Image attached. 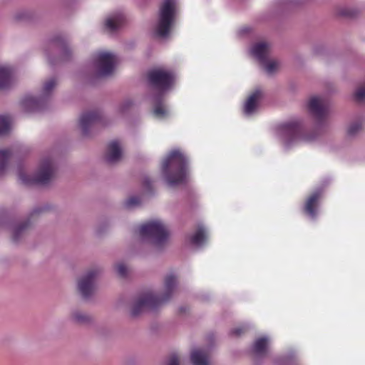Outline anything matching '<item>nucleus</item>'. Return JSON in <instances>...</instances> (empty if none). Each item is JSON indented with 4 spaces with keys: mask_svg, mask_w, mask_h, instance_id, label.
Segmentation results:
<instances>
[{
    "mask_svg": "<svg viewBox=\"0 0 365 365\" xmlns=\"http://www.w3.org/2000/svg\"><path fill=\"white\" fill-rule=\"evenodd\" d=\"M154 101L155 103V106L153 108L154 115L160 119H163L168 116L169 110L161 102L159 101L158 98H155Z\"/></svg>",
    "mask_w": 365,
    "mask_h": 365,
    "instance_id": "nucleus-22",
    "label": "nucleus"
},
{
    "mask_svg": "<svg viewBox=\"0 0 365 365\" xmlns=\"http://www.w3.org/2000/svg\"><path fill=\"white\" fill-rule=\"evenodd\" d=\"M178 12V0H163L159 10L155 33L160 38H166Z\"/></svg>",
    "mask_w": 365,
    "mask_h": 365,
    "instance_id": "nucleus-4",
    "label": "nucleus"
},
{
    "mask_svg": "<svg viewBox=\"0 0 365 365\" xmlns=\"http://www.w3.org/2000/svg\"><path fill=\"white\" fill-rule=\"evenodd\" d=\"M12 68L9 66H0V89L9 87L12 83Z\"/></svg>",
    "mask_w": 365,
    "mask_h": 365,
    "instance_id": "nucleus-18",
    "label": "nucleus"
},
{
    "mask_svg": "<svg viewBox=\"0 0 365 365\" xmlns=\"http://www.w3.org/2000/svg\"><path fill=\"white\" fill-rule=\"evenodd\" d=\"M207 237L205 228L200 225L198 227L197 232L191 237L190 242L196 247H200L205 243Z\"/></svg>",
    "mask_w": 365,
    "mask_h": 365,
    "instance_id": "nucleus-20",
    "label": "nucleus"
},
{
    "mask_svg": "<svg viewBox=\"0 0 365 365\" xmlns=\"http://www.w3.org/2000/svg\"><path fill=\"white\" fill-rule=\"evenodd\" d=\"M354 96L357 101H363L365 99V86L359 88L356 91Z\"/></svg>",
    "mask_w": 365,
    "mask_h": 365,
    "instance_id": "nucleus-31",
    "label": "nucleus"
},
{
    "mask_svg": "<svg viewBox=\"0 0 365 365\" xmlns=\"http://www.w3.org/2000/svg\"><path fill=\"white\" fill-rule=\"evenodd\" d=\"M177 284V278L173 274L165 277L164 293L162 296H156L150 292L142 294L133 304L130 314L137 317L146 309H154L168 302L174 293Z\"/></svg>",
    "mask_w": 365,
    "mask_h": 365,
    "instance_id": "nucleus-1",
    "label": "nucleus"
},
{
    "mask_svg": "<svg viewBox=\"0 0 365 365\" xmlns=\"http://www.w3.org/2000/svg\"><path fill=\"white\" fill-rule=\"evenodd\" d=\"M192 365H210V356L207 351L201 349L193 350L190 355Z\"/></svg>",
    "mask_w": 365,
    "mask_h": 365,
    "instance_id": "nucleus-17",
    "label": "nucleus"
},
{
    "mask_svg": "<svg viewBox=\"0 0 365 365\" xmlns=\"http://www.w3.org/2000/svg\"><path fill=\"white\" fill-rule=\"evenodd\" d=\"M38 212V210H34V212Z\"/></svg>",
    "mask_w": 365,
    "mask_h": 365,
    "instance_id": "nucleus-37",
    "label": "nucleus"
},
{
    "mask_svg": "<svg viewBox=\"0 0 365 365\" xmlns=\"http://www.w3.org/2000/svg\"><path fill=\"white\" fill-rule=\"evenodd\" d=\"M124 18L120 13L109 16L105 21V26L109 31H115L123 24Z\"/></svg>",
    "mask_w": 365,
    "mask_h": 365,
    "instance_id": "nucleus-19",
    "label": "nucleus"
},
{
    "mask_svg": "<svg viewBox=\"0 0 365 365\" xmlns=\"http://www.w3.org/2000/svg\"><path fill=\"white\" fill-rule=\"evenodd\" d=\"M245 331V328L242 327L235 328L230 331V334L235 336H240Z\"/></svg>",
    "mask_w": 365,
    "mask_h": 365,
    "instance_id": "nucleus-32",
    "label": "nucleus"
},
{
    "mask_svg": "<svg viewBox=\"0 0 365 365\" xmlns=\"http://www.w3.org/2000/svg\"><path fill=\"white\" fill-rule=\"evenodd\" d=\"M17 175L23 184L44 185L53 178L55 166L51 159L46 158L41 161L38 171L34 176L27 175L21 166L18 168Z\"/></svg>",
    "mask_w": 365,
    "mask_h": 365,
    "instance_id": "nucleus-3",
    "label": "nucleus"
},
{
    "mask_svg": "<svg viewBox=\"0 0 365 365\" xmlns=\"http://www.w3.org/2000/svg\"><path fill=\"white\" fill-rule=\"evenodd\" d=\"M130 105H131L130 101L125 102V104L122 106L121 110L123 111L125 109V108L130 106Z\"/></svg>",
    "mask_w": 365,
    "mask_h": 365,
    "instance_id": "nucleus-34",
    "label": "nucleus"
},
{
    "mask_svg": "<svg viewBox=\"0 0 365 365\" xmlns=\"http://www.w3.org/2000/svg\"><path fill=\"white\" fill-rule=\"evenodd\" d=\"M168 365H179V359L176 354H173L169 358Z\"/></svg>",
    "mask_w": 365,
    "mask_h": 365,
    "instance_id": "nucleus-33",
    "label": "nucleus"
},
{
    "mask_svg": "<svg viewBox=\"0 0 365 365\" xmlns=\"http://www.w3.org/2000/svg\"><path fill=\"white\" fill-rule=\"evenodd\" d=\"M56 86L55 78H51L43 86L41 93L38 97L26 96L21 101L23 108L27 112L40 110L47 103L53 90Z\"/></svg>",
    "mask_w": 365,
    "mask_h": 365,
    "instance_id": "nucleus-7",
    "label": "nucleus"
},
{
    "mask_svg": "<svg viewBox=\"0 0 365 365\" xmlns=\"http://www.w3.org/2000/svg\"><path fill=\"white\" fill-rule=\"evenodd\" d=\"M322 190L321 189L316 190L307 199L304 205V210L312 219H315L317 217V204L322 196Z\"/></svg>",
    "mask_w": 365,
    "mask_h": 365,
    "instance_id": "nucleus-14",
    "label": "nucleus"
},
{
    "mask_svg": "<svg viewBox=\"0 0 365 365\" xmlns=\"http://www.w3.org/2000/svg\"><path fill=\"white\" fill-rule=\"evenodd\" d=\"M148 78L150 85L161 92L168 91L175 80L173 73L162 68L150 71Z\"/></svg>",
    "mask_w": 365,
    "mask_h": 365,
    "instance_id": "nucleus-9",
    "label": "nucleus"
},
{
    "mask_svg": "<svg viewBox=\"0 0 365 365\" xmlns=\"http://www.w3.org/2000/svg\"><path fill=\"white\" fill-rule=\"evenodd\" d=\"M150 182L148 178H146L144 179L143 184L145 186L148 187L150 185Z\"/></svg>",
    "mask_w": 365,
    "mask_h": 365,
    "instance_id": "nucleus-35",
    "label": "nucleus"
},
{
    "mask_svg": "<svg viewBox=\"0 0 365 365\" xmlns=\"http://www.w3.org/2000/svg\"><path fill=\"white\" fill-rule=\"evenodd\" d=\"M140 204V200L137 197H130L125 202V206L129 209L138 206Z\"/></svg>",
    "mask_w": 365,
    "mask_h": 365,
    "instance_id": "nucleus-28",
    "label": "nucleus"
},
{
    "mask_svg": "<svg viewBox=\"0 0 365 365\" xmlns=\"http://www.w3.org/2000/svg\"><path fill=\"white\" fill-rule=\"evenodd\" d=\"M269 344V339L267 336L257 339L252 346V351L257 356H262L265 354Z\"/></svg>",
    "mask_w": 365,
    "mask_h": 365,
    "instance_id": "nucleus-21",
    "label": "nucleus"
},
{
    "mask_svg": "<svg viewBox=\"0 0 365 365\" xmlns=\"http://www.w3.org/2000/svg\"><path fill=\"white\" fill-rule=\"evenodd\" d=\"M363 128V123L361 121L355 122L351 123L347 130V133L349 136H354L359 132H360Z\"/></svg>",
    "mask_w": 365,
    "mask_h": 365,
    "instance_id": "nucleus-27",
    "label": "nucleus"
},
{
    "mask_svg": "<svg viewBox=\"0 0 365 365\" xmlns=\"http://www.w3.org/2000/svg\"><path fill=\"white\" fill-rule=\"evenodd\" d=\"M116 270H117L118 274L120 277H126L127 273H128V269L123 263H119L116 266Z\"/></svg>",
    "mask_w": 365,
    "mask_h": 365,
    "instance_id": "nucleus-30",
    "label": "nucleus"
},
{
    "mask_svg": "<svg viewBox=\"0 0 365 365\" xmlns=\"http://www.w3.org/2000/svg\"><path fill=\"white\" fill-rule=\"evenodd\" d=\"M249 29L248 28H244L241 30L242 32L246 33L248 32Z\"/></svg>",
    "mask_w": 365,
    "mask_h": 365,
    "instance_id": "nucleus-36",
    "label": "nucleus"
},
{
    "mask_svg": "<svg viewBox=\"0 0 365 365\" xmlns=\"http://www.w3.org/2000/svg\"><path fill=\"white\" fill-rule=\"evenodd\" d=\"M100 115L96 111L83 113L80 119V126L83 135H87L89 128L98 121Z\"/></svg>",
    "mask_w": 365,
    "mask_h": 365,
    "instance_id": "nucleus-15",
    "label": "nucleus"
},
{
    "mask_svg": "<svg viewBox=\"0 0 365 365\" xmlns=\"http://www.w3.org/2000/svg\"><path fill=\"white\" fill-rule=\"evenodd\" d=\"M117 62L118 58L114 53L100 51L94 54L92 64L99 76H108L113 72Z\"/></svg>",
    "mask_w": 365,
    "mask_h": 365,
    "instance_id": "nucleus-8",
    "label": "nucleus"
},
{
    "mask_svg": "<svg viewBox=\"0 0 365 365\" xmlns=\"http://www.w3.org/2000/svg\"><path fill=\"white\" fill-rule=\"evenodd\" d=\"M251 54L264 66L265 71L271 75L279 67V63L274 60H268L269 46L266 43L255 44L250 50Z\"/></svg>",
    "mask_w": 365,
    "mask_h": 365,
    "instance_id": "nucleus-10",
    "label": "nucleus"
},
{
    "mask_svg": "<svg viewBox=\"0 0 365 365\" xmlns=\"http://www.w3.org/2000/svg\"><path fill=\"white\" fill-rule=\"evenodd\" d=\"M73 318L76 322L79 323H83L88 320V316L80 312H76L73 313Z\"/></svg>",
    "mask_w": 365,
    "mask_h": 365,
    "instance_id": "nucleus-29",
    "label": "nucleus"
},
{
    "mask_svg": "<svg viewBox=\"0 0 365 365\" xmlns=\"http://www.w3.org/2000/svg\"><path fill=\"white\" fill-rule=\"evenodd\" d=\"M98 271L93 269L88 272L78 282V289L84 298L89 297L93 290L94 282L98 274Z\"/></svg>",
    "mask_w": 365,
    "mask_h": 365,
    "instance_id": "nucleus-12",
    "label": "nucleus"
},
{
    "mask_svg": "<svg viewBox=\"0 0 365 365\" xmlns=\"http://www.w3.org/2000/svg\"><path fill=\"white\" fill-rule=\"evenodd\" d=\"M187 163V158L179 150H173L168 154L163 162L162 170L170 185L186 182L188 176Z\"/></svg>",
    "mask_w": 365,
    "mask_h": 365,
    "instance_id": "nucleus-2",
    "label": "nucleus"
},
{
    "mask_svg": "<svg viewBox=\"0 0 365 365\" xmlns=\"http://www.w3.org/2000/svg\"><path fill=\"white\" fill-rule=\"evenodd\" d=\"M138 234L142 240H151L153 243L158 246L165 242L169 237L168 229L158 220L142 225L139 227Z\"/></svg>",
    "mask_w": 365,
    "mask_h": 365,
    "instance_id": "nucleus-5",
    "label": "nucleus"
},
{
    "mask_svg": "<svg viewBox=\"0 0 365 365\" xmlns=\"http://www.w3.org/2000/svg\"><path fill=\"white\" fill-rule=\"evenodd\" d=\"M308 108L310 113L318 120L324 119L328 115V103L322 98L312 97L309 100Z\"/></svg>",
    "mask_w": 365,
    "mask_h": 365,
    "instance_id": "nucleus-11",
    "label": "nucleus"
},
{
    "mask_svg": "<svg viewBox=\"0 0 365 365\" xmlns=\"http://www.w3.org/2000/svg\"><path fill=\"white\" fill-rule=\"evenodd\" d=\"M28 227V223L24 222L22 224H19L14 227L13 230V240L14 242H17L21 235L23 234V232L25 231L26 228Z\"/></svg>",
    "mask_w": 365,
    "mask_h": 365,
    "instance_id": "nucleus-25",
    "label": "nucleus"
},
{
    "mask_svg": "<svg viewBox=\"0 0 365 365\" xmlns=\"http://www.w3.org/2000/svg\"><path fill=\"white\" fill-rule=\"evenodd\" d=\"M11 153L8 150H0V174H2L8 165Z\"/></svg>",
    "mask_w": 365,
    "mask_h": 365,
    "instance_id": "nucleus-23",
    "label": "nucleus"
},
{
    "mask_svg": "<svg viewBox=\"0 0 365 365\" xmlns=\"http://www.w3.org/2000/svg\"><path fill=\"white\" fill-rule=\"evenodd\" d=\"M11 126V120L8 116L0 115V136L6 134Z\"/></svg>",
    "mask_w": 365,
    "mask_h": 365,
    "instance_id": "nucleus-24",
    "label": "nucleus"
},
{
    "mask_svg": "<svg viewBox=\"0 0 365 365\" xmlns=\"http://www.w3.org/2000/svg\"><path fill=\"white\" fill-rule=\"evenodd\" d=\"M54 43H56L57 46L61 47L62 58L64 60L67 59L70 51L64 41L61 38H56L54 40Z\"/></svg>",
    "mask_w": 365,
    "mask_h": 365,
    "instance_id": "nucleus-26",
    "label": "nucleus"
},
{
    "mask_svg": "<svg viewBox=\"0 0 365 365\" xmlns=\"http://www.w3.org/2000/svg\"><path fill=\"white\" fill-rule=\"evenodd\" d=\"M263 96L262 91L257 88L247 98L245 103L243 112L247 116H250L256 113L259 101Z\"/></svg>",
    "mask_w": 365,
    "mask_h": 365,
    "instance_id": "nucleus-13",
    "label": "nucleus"
},
{
    "mask_svg": "<svg viewBox=\"0 0 365 365\" xmlns=\"http://www.w3.org/2000/svg\"><path fill=\"white\" fill-rule=\"evenodd\" d=\"M277 134L283 140L287 148H289L293 143L299 141L309 142L314 138V136L303 135L302 128L297 122H289L279 125Z\"/></svg>",
    "mask_w": 365,
    "mask_h": 365,
    "instance_id": "nucleus-6",
    "label": "nucleus"
},
{
    "mask_svg": "<svg viewBox=\"0 0 365 365\" xmlns=\"http://www.w3.org/2000/svg\"><path fill=\"white\" fill-rule=\"evenodd\" d=\"M122 156V150L117 140L111 141L108 146L106 155V160L110 164L118 162Z\"/></svg>",
    "mask_w": 365,
    "mask_h": 365,
    "instance_id": "nucleus-16",
    "label": "nucleus"
}]
</instances>
